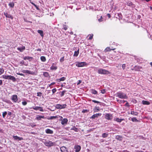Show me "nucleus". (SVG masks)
<instances>
[{"label":"nucleus","mask_w":152,"mask_h":152,"mask_svg":"<svg viewBox=\"0 0 152 152\" xmlns=\"http://www.w3.org/2000/svg\"><path fill=\"white\" fill-rule=\"evenodd\" d=\"M2 77L3 78L5 79L10 80L13 82H15L16 81V79L15 77L11 75H3L2 76Z\"/></svg>","instance_id":"f257e3e1"},{"label":"nucleus","mask_w":152,"mask_h":152,"mask_svg":"<svg viewBox=\"0 0 152 152\" xmlns=\"http://www.w3.org/2000/svg\"><path fill=\"white\" fill-rule=\"evenodd\" d=\"M98 72L99 74L104 75H108L110 73L107 70L102 69H100L98 70Z\"/></svg>","instance_id":"f03ea898"},{"label":"nucleus","mask_w":152,"mask_h":152,"mask_svg":"<svg viewBox=\"0 0 152 152\" xmlns=\"http://www.w3.org/2000/svg\"><path fill=\"white\" fill-rule=\"evenodd\" d=\"M117 96L122 99H127L128 97L126 94L122 92H118L117 94Z\"/></svg>","instance_id":"7ed1b4c3"},{"label":"nucleus","mask_w":152,"mask_h":152,"mask_svg":"<svg viewBox=\"0 0 152 152\" xmlns=\"http://www.w3.org/2000/svg\"><path fill=\"white\" fill-rule=\"evenodd\" d=\"M66 104H63L61 105L59 104H56L55 106V107L57 109H64L66 108Z\"/></svg>","instance_id":"20e7f679"},{"label":"nucleus","mask_w":152,"mask_h":152,"mask_svg":"<svg viewBox=\"0 0 152 152\" xmlns=\"http://www.w3.org/2000/svg\"><path fill=\"white\" fill-rule=\"evenodd\" d=\"M86 64V63L85 62H76V66L78 67H82L85 66Z\"/></svg>","instance_id":"39448f33"},{"label":"nucleus","mask_w":152,"mask_h":152,"mask_svg":"<svg viewBox=\"0 0 152 152\" xmlns=\"http://www.w3.org/2000/svg\"><path fill=\"white\" fill-rule=\"evenodd\" d=\"M105 119L108 120L112 119L113 118V116L110 113H106L104 116Z\"/></svg>","instance_id":"423d86ee"},{"label":"nucleus","mask_w":152,"mask_h":152,"mask_svg":"<svg viewBox=\"0 0 152 152\" xmlns=\"http://www.w3.org/2000/svg\"><path fill=\"white\" fill-rule=\"evenodd\" d=\"M31 108L36 110H39V111L41 112H43L44 111L42 107H32Z\"/></svg>","instance_id":"0eeeda50"},{"label":"nucleus","mask_w":152,"mask_h":152,"mask_svg":"<svg viewBox=\"0 0 152 152\" xmlns=\"http://www.w3.org/2000/svg\"><path fill=\"white\" fill-rule=\"evenodd\" d=\"M22 72L24 73H26L29 74H31L33 75H35V73L33 72H31L28 70H23Z\"/></svg>","instance_id":"6e6552de"},{"label":"nucleus","mask_w":152,"mask_h":152,"mask_svg":"<svg viewBox=\"0 0 152 152\" xmlns=\"http://www.w3.org/2000/svg\"><path fill=\"white\" fill-rule=\"evenodd\" d=\"M12 100L14 102H16L18 100V96L16 95H13L12 96Z\"/></svg>","instance_id":"1a4fd4ad"},{"label":"nucleus","mask_w":152,"mask_h":152,"mask_svg":"<svg viewBox=\"0 0 152 152\" xmlns=\"http://www.w3.org/2000/svg\"><path fill=\"white\" fill-rule=\"evenodd\" d=\"M102 114L100 113H96L93 115L92 116L90 117L91 119H95L96 118H97L99 116H101Z\"/></svg>","instance_id":"9d476101"},{"label":"nucleus","mask_w":152,"mask_h":152,"mask_svg":"<svg viewBox=\"0 0 152 152\" xmlns=\"http://www.w3.org/2000/svg\"><path fill=\"white\" fill-rule=\"evenodd\" d=\"M45 144L47 146H51L54 145V143L51 141H49L45 142Z\"/></svg>","instance_id":"9b49d317"},{"label":"nucleus","mask_w":152,"mask_h":152,"mask_svg":"<svg viewBox=\"0 0 152 152\" xmlns=\"http://www.w3.org/2000/svg\"><path fill=\"white\" fill-rule=\"evenodd\" d=\"M4 15L6 16V17L7 18H10L12 20L13 18V17L10 14H9L7 12L4 13Z\"/></svg>","instance_id":"f8f14e48"},{"label":"nucleus","mask_w":152,"mask_h":152,"mask_svg":"<svg viewBox=\"0 0 152 152\" xmlns=\"http://www.w3.org/2000/svg\"><path fill=\"white\" fill-rule=\"evenodd\" d=\"M75 152H79L80 150L81 147L79 145H75L74 147Z\"/></svg>","instance_id":"ddd939ff"},{"label":"nucleus","mask_w":152,"mask_h":152,"mask_svg":"<svg viewBox=\"0 0 152 152\" xmlns=\"http://www.w3.org/2000/svg\"><path fill=\"white\" fill-rule=\"evenodd\" d=\"M60 150L61 152H68L67 148L64 146L61 147Z\"/></svg>","instance_id":"4468645a"},{"label":"nucleus","mask_w":152,"mask_h":152,"mask_svg":"<svg viewBox=\"0 0 152 152\" xmlns=\"http://www.w3.org/2000/svg\"><path fill=\"white\" fill-rule=\"evenodd\" d=\"M13 137L15 140H21L23 139V138L18 137L17 136L13 135Z\"/></svg>","instance_id":"2eb2a0df"},{"label":"nucleus","mask_w":152,"mask_h":152,"mask_svg":"<svg viewBox=\"0 0 152 152\" xmlns=\"http://www.w3.org/2000/svg\"><path fill=\"white\" fill-rule=\"evenodd\" d=\"M115 49V48H110L109 47L106 48L104 50V51L105 53H107L108 52L110 51L111 50H114Z\"/></svg>","instance_id":"dca6fc26"},{"label":"nucleus","mask_w":152,"mask_h":152,"mask_svg":"<svg viewBox=\"0 0 152 152\" xmlns=\"http://www.w3.org/2000/svg\"><path fill=\"white\" fill-rule=\"evenodd\" d=\"M61 124H67V122H68V119L67 118H64L62 119L63 118L61 116Z\"/></svg>","instance_id":"f3484780"},{"label":"nucleus","mask_w":152,"mask_h":152,"mask_svg":"<svg viewBox=\"0 0 152 152\" xmlns=\"http://www.w3.org/2000/svg\"><path fill=\"white\" fill-rule=\"evenodd\" d=\"M134 68L136 71H140V69H142V67L139 66H135L134 67Z\"/></svg>","instance_id":"a211bd4d"},{"label":"nucleus","mask_w":152,"mask_h":152,"mask_svg":"<svg viewBox=\"0 0 152 152\" xmlns=\"http://www.w3.org/2000/svg\"><path fill=\"white\" fill-rule=\"evenodd\" d=\"M45 118V117L43 115H37L36 117V119L39 120L41 119L42 118Z\"/></svg>","instance_id":"6ab92c4d"},{"label":"nucleus","mask_w":152,"mask_h":152,"mask_svg":"<svg viewBox=\"0 0 152 152\" xmlns=\"http://www.w3.org/2000/svg\"><path fill=\"white\" fill-rule=\"evenodd\" d=\"M54 64L50 67V69L52 70H56L57 69V67L56 66L54 65Z\"/></svg>","instance_id":"aec40b11"},{"label":"nucleus","mask_w":152,"mask_h":152,"mask_svg":"<svg viewBox=\"0 0 152 152\" xmlns=\"http://www.w3.org/2000/svg\"><path fill=\"white\" fill-rule=\"evenodd\" d=\"M114 120L120 123L122 121L124 120V119H120L118 118H116L114 119Z\"/></svg>","instance_id":"412c9836"},{"label":"nucleus","mask_w":152,"mask_h":152,"mask_svg":"<svg viewBox=\"0 0 152 152\" xmlns=\"http://www.w3.org/2000/svg\"><path fill=\"white\" fill-rule=\"evenodd\" d=\"M66 79V78L64 77H62L61 78L59 79H58L56 80L57 82H60L61 81H64Z\"/></svg>","instance_id":"4be33fe9"},{"label":"nucleus","mask_w":152,"mask_h":152,"mask_svg":"<svg viewBox=\"0 0 152 152\" xmlns=\"http://www.w3.org/2000/svg\"><path fill=\"white\" fill-rule=\"evenodd\" d=\"M142 103L144 105H149L150 104L148 101L145 100L142 101Z\"/></svg>","instance_id":"5701e85b"},{"label":"nucleus","mask_w":152,"mask_h":152,"mask_svg":"<svg viewBox=\"0 0 152 152\" xmlns=\"http://www.w3.org/2000/svg\"><path fill=\"white\" fill-rule=\"evenodd\" d=\"M47 134H52L53 133V131L49 129H47L45 130Z\"/></svg>","instance_id":"b1692460"},{"label":"nucleus","mask_w":152,"mask_h":152,"mask_svg":"<svg viewBox=\"0 0 152 152\" xmlns=\"http://www.w3.org/2000/svg\"><path fill=\"white\" fill-rule=\"evenodd\" d=\"M32 58H33L32 57L29 56H25L23 58L24 60H28L30 61Z\"/></svg>","instance_id":"393cba45"},{"label":"nucleus","mask_w":152,"mask_h":152,"mask_svg":"<svg viewBox=\"0 0 152 152\" xmlns=\"http://www.w3.org/2000/svg\"><path fill=\"white\" fill-rule=\"evenodd\" d=\"M37 32L38 33L40 34V35L41 37H43V32L41 30H38L37 31Z\"/></svg>","instance_id":"a878e982"},{"label":"nucleus","mask_w":152,"mask_h":152,"mask_svg":"<svg viewBox=\"0 0 152 152\" xmlns=\"http://www.w3.org/2000/svg\"><path fill=\"white\" fill-rule=\"evenodd\" d=\"M115 138L119 141H121L122 140V137L120 135H117L116 136Z\"/></svg>","instance_id":"bb28decb"},{"label":"nucleus","mask_w":152,"mask_h":152,"mask_svg":"<svg viewBox=\"0 0 152 152\" xmlns=\"http://www.w3.org/2000/svg\"><path fill=\"white\" fill-rule=\"evenodd\" d=\"M91 93L93 94H98V92L97 91L94 89H92L91 90Z\"/></svg>","instance_id":"cd10ccee"},{"label":"nucleus","mask_w":152,"mask_h":152,"mask_svg":"<svg viewBox=\"0 0 152 152\" xmlns=\"http://www.w3.org/2000/svg\"><path fill=\"white\" fill-rule=\"evenodd\" d=\"M41 61L42 62H45L46 61V58L44 56H42L40 57Z\"/></svg>","instance_id":"c85d7f7f"},{"label":"nucleus","mask_w":152,"mask_h":152,"mask_svg":"<svg viewBox=\"0 0 152 152\" xmlns=\"http://www.w3.org/2000/svg\"><path fill=\"white\" fill-rule=\"evenodd\" d=\"M131 114L133 115H138V113L134 111H131Z\"/></svg>","instance_id":"c756f323"},{"label":"nucleus","mask_w":152,"mask_h":152,"mask_svg":"<svg viewBox=\"0 0 152 152\" xmlns=\"http://www.w3.org/2000/svg\"><path fill=\"white\" fill-rule=\"evenodd\" d=\"M117 102H118L120 103L121 104V103H124L125 102H126V101L125 100H119V99H117Z\"/></svg>","instance_id":"7c9ffc66"},{"label":"nucleus","mask_w":152,"mask_h":152,"mask_svg":"<svg viewBox=\"0 0 152 152\" xmlns=\"http://www.w3.org/2000/svg\"><path fill=\"white\" fill-rule=\"evenodd\" d=\"M58 118V116H51L49 118H48V119L49 120L50 119H56Z\"/></svg>","instance_id":"2f4dec72"},{"label":"nucleus","mask_w":152,"mask_h":152,"mask_svg":"<svg viewBox=\"0 0 152 152\" xmlns=\"http://www.w3.org/2000/svg\"><path fill=\"white\" fill-rule=\"evenodd\" d=\"M79 53V50H77V51H75L74 54V56H75L77 57L78 56Z\"/></svg>","instance_id":"473e14b6"},{"label":"nucleus","mask_w":152,"mask_h":152,"mask_svg":"<svg viewBox=\"0 0 152 152\" xmlns=\"http://www.w3.org/2000/svg\"><path fill=\"white\" fill-rule=\"evenodd\" d=\"M43 75L45 77H48L49 76V74L48 72H45L43 73Z\"/></svg>","instance_id":"72a5a7b5"},{"label":"nucleus","mask_w":152,"mask_h":152,"mask_svg":"<svg viewBox=\"0 0 152 152\" xmlns=\"http://www.w3.org/2000/svg\"><path fill=\"white\" fill-rule=\"evenodd\" d=\"M8 5L10 7L13 8L14 7V3L13 2H10L9 4Z\"/></svg>","instance_id":"f704fd0d"},{"label":"nucleus","mask_w":152,"mask_h":152,"mask_svg":"<svg viewBox=\"0 0 152 152\" xmlns=\"http://www.w3.org/2000/svg\"><path fill=\"white\" fill-rule=\"evenodd\" d=\"M30 3L32 4L36 8L37 10H39V8L37 6L36 4H35L33 2H31V1H30Z\"/></svg>","instance_id":"c9c22d12"},{"label":"nucleus","mask_w":152,"mask_h":152,"mask_svg":"<svg viewBox=\"0 0 152 152\" xmlns=\"http://www.w3.org/2000/svg\"><path fill=\"white\" fill-rule=\"evenodd\" d=\"M25 47L23 46L21 48H18V50H19V51H20L21 52V51H22V50H25Z\"/></svg>","instance_id":"e433bc0d"},{"label":"nucleus","mask_w":152,"mask_h":152,"mask_svg":"<svg viewBox=\"0 0 152 152\" xmlns=\"http://www.w3.org/2000/svg\"><path fill=\"white\" fill-rule=\"evenodd\" d=\"M4 70L2 68H0V75L4 72Z\"/></svg>","instance_id":"4c0bfd02"},{"label":"nucleus","mask_w":152,"mask_h":152,"mask_svg":"<svg viewBox=\"0 0 152 152\" xmlns=\"http://www.w3.org/2000/svg\"><path fill=\"white\" fill-rule=\"evenodd\" d=\"M127 4L129 6H132L133 4L131 2L129 1L127 3Z\"/></svg>","instance_id":"58836bf2"},{"label":"nucleus","mask_w":152,"mask_h":152,"mask_svg":"<svg viewBox=\"0 0 152 152\" xmlns=\"http://www.w3.org/2000/svg\"><path fill=\"white\" fill-rule=\"evenodd\" d=\"M108 135V134H107L106 133H104L102 134V137L104 138H105L107 137Z\"/></svg>","instance_id":"ea45409f"},{"label":"nucleus","mask_w":152,"mask_h":152,"mask_svg":"<svg viewBox=\"0 0 152 152\" xmlns=\"http://www.w3.org/2000/svg\"><path fill=\"white\" fill-rule=\"evenodd\" d=\"M65 92V91H63L62 92H61V93L60 94V96L61 97H62L64 96Z\"/></svg>","instance_id":"a19ab883"},{"label":"nucleus","mask_w":152,"mask_h":152,"mask_svg":"<svg viewBox=\"0 0 152 152\" xmlns=\"http://www.w3.org/2000/svg\"><path fill=\"white\" fill-rule=\"evenodd\" d=\"M7 114V113L6 111L3 112L2 113V116L3 118H4L5 117V116Z\"/></svg>","instance_id":"79ce46f5"},{"label":"nucleus","mask_w":152,"mask_h":152,"mask_svg":"<svg viewBox=\"0 0 152 152\" xmlns=\"http://www.w3.org/2000/svg\"><path fill=\"white\" fill-rule=\"evenodd\" d=\"M71 129L73 130H74L75 132H77L78 129L77 128L75 127H73Z\"/></svg>","instance_id":"37998d69"},{"label":"nucleus","mask_w":152,"mask_h":152,"mask_svg":"<svg viewBox=\"0 0 152 152\" xmlns=\"http://www.w3.org/2000/svg\"><path fill=\"white\" fill-rule=\"evenodd\" d=\"M89 111V110H87V109H83L82 111V113H87Z\"/></svg>","instance_id":"c03bdc74"},{"label":"nucleus","mask_w":152,"mask_h":152,"mask_svg":"<svg viewBox=\"0 0 152 152\" xmlns=\"http://www.w3.org/2000/svg\"><path fill=\"white\" fill-rule=\"evenodd\" d=\"M37 96H38L41 97L42 95V93L40 92H37Z\"/></svg>","instance_id":"a18cd8bd"},{"label":"nucleus","mask_w":152,"mask_h":152,"mask_svg":"<svg viewBox=\"0 0 152 152\" xmlns=\"http://www.w3.org/2000/svg\"><path fill=\"white\" fill-rule=\"evenodd\" d=\"M64 56L62 57L60 59V61L61 62H62L64 61Z\"/></svg>","instance_id":"49530a36"},{"label":"nucleus","mask_w":152,"mask_h":152,"mask_svg":"<svg viewBox=\"0 0 152 152\" xmlns=\"http://www.w3.org/2000/svg\"><path fill=\"white\" fill-rule=\"evenodd\" d=\"M93 34H90L89 36L88 39L91 40L93 38Z\"/></svg>","instance_id":"de8ad7c7"},{"label":"nucleus","mask_w":152,"mask_h":152,"mask_svg":"<svg viewBox=\"0 0 152 152\" xmlns=\"http://www.w3.org/2000/svg\"><path fill=\"white\" fill-rule=\"evenodd\" d=\"M99 109L98 108H97V107H96L94 109V112H98L99 110Z\"/></svg>","instance_id":"09e8293b"},{"label":"nucleus","mask_w":152,"mask_h":152,"mask_svg":"<svg viewBox=\"0 0 152 152\" xmlns=\"http://www.w3.org/2000/svg\"><path fill=\"white\" fill-rule=\"evenodd\" d=\"M63 29L65 30H66L67 29V26L66 25H64L63 26Z\"/></svg>","instance_id":"8fccbe9b"},{"label":"nucleus","mask_w":152,"mask_h":152,"mask_svg":"<svg viewBox=\"0 0 152 152\" xmlns=\"http://www.w3.org/2000/svg\"><path fill=\"white\" fill-rule=\"evenodd\" d=\"M22 104L23 105L25 106V105H26L27 104V102L26 101L22 102Z\"/></svg>","instance_id":"3c124183"},{"label":"nucleus","mask_w":152,"mask_h":152,"mask_svg":"<svg viewBox=\"0 0 152 152\" xmlns=\"http://www.w3.org/2000/svg\"><path fill=\"white\" fill-rule=\"evenodd\" d=\"M101 92L103 94H105L106 93L105 89H103L101 90Z\"/></svg>","instance_id":"603ef678"},{"label":"nucleus","mask_w":152,"mask_h":152,"mask_svg":"<svg viewBox=\"0 0 152 152\" xmlns=\"http://www.w3.org/2000/svg\"><path fill=\"white\" fill-rule=\"evenodd\" d=\"M103 18L102 17V16H101L100 18L98 19V20L99 22L102 21H103Z\"/></svg>","instance_id":"864d4df0"},{"label":"nucleus","mask_w":152,"mask_h":152,"mask_svg":"<svg viewBox=\"0 0 152 152\" xmlns=\"http://www.w3.org/2000/svg\"><path fill=\"white\" fill-rule=\"evenodd\" d=\"M132 120L133 122H135L137 121V120L135 118H132Z\"/></svg>","instance_id":"5fc2aeb1"},{"label":"nucleus","mask_w":152,"mask_h":152,"mask_svg":"<svg viewBox=\"0 0 152 152\" xmlns=\"http://www.w3.org/2000/svg\"><path fill=\"white\" fill-rule=\"evenodd\" d=\"M56 88H54L52 90V91L53 92V94H54L55 92H56Z\"/></svg>","instance_id":"6e6d98bb"},{"label":"nucleus","mask_w":152,"mask_h":152,"mask_svg":"<svg viewBox=\"0 0 152 152\" xmlns=\"http://www.w3.org/2000/svg\"><path fill=\"white\" fill-rule=\"evenodd\" d=\"M92 102L95 103H100V102L98 101H96V100H92Z\"/></svg>","instance_id":"4d7b16f0"},{"label":"nucleus","mask_w":152,"mask_h":152,"mask_svg":"<svg viewBox=\"0 0 152 152\" xmlns=\"http://www.w3.org/2000/svg\"><path fill=\"white\" fill-rule=\"evenodd\" d=\"M123 69H124L126 67V65L125 64H123L122 65V66Z\"/></svg>","instance_id":"13d9d810"},{"label":"nucleus","mask_w":152,"mask_h":152,"mask_svg":"<svg viewBox=\"0 0 152 152\" xmlns=\"http://www.w3.org/2000/svg\"><path fill=\"white\" fill-rule=\"evenodd\" d=\"M126 102V103L125 104V105L126 106L129 107L130 105L129 103L127 101Z\"/></svg>","instance_id":"bf43d9fd"},{"label":"nucleus","mask_w":152,"mask_h":152,"mask_svg":"<svg viewBox=\"0 0 152 152\" xmlns=\"http://www.w3.org/2000/svg\"><path fill=\"white\" fill-rule=\"evenodd\" d=\"M12 114V113L11 112H10V111L8 112V115L10 116Z\"/></svg>","instance_id":"052dcab7"},{"label":"nucleus","mask_w":152,"mask_h":152,"mask_svg":"<svg viewBox=\"0 0 152 152\" xmlns=\"http://www.w3.org/2000/svg\"><path fill=\"white\" fill-rule=\"evenodd\" d=\"M17 74L18 75H21V76H25L22 73H17Z\"/></svg>","instance_id":"680f3d73"},{"label":"nucleus","mask_w":152,"mask_h":152,"mask_svg":"<svg viewBox=\"0 0 152 152\" xmlns=\"http://www.w3.org/2000/svg\"><path fill=\"white\" fill-rule=\"evenodd\" d=\"M81 82H82V81L81 80H78V82L77 83V85H79Z\"/></svg>","instance_id":"e2e57ef3"},{"label":"nucleus","mask_w":152,"mask_h":152,"mask_svg":"<svg viewBox=\"0 0 152 152\" xmlns=\"http://www.w3.org/2000/svg\"><path fill=\"white\" fill-rule=\"evenodd\" d=\"M55 82H53V83H51V84L49 85V86H52V85H54L55 84Z\"/></svg>","instance_id":"0e129e2a"},{"label":"nucleus","mask_w":152,"mask_h":152,"mask_svg":"<svg viewBox=\"0 0 152 152\" xmlns=\"http://www.w3.org/2000/svg\"><path fill=\"white\" fill-rule=\"evenodd\" d=\"M2 84V82L1 80H0V86Z\"/></svg>","instance_id":"69168bd1"},{"label":"nucleus","mask_w":152,"mask_h":152,"mask_svg":"<svg viewBox=\"0 0 152 152\" xmlns=\"http://www.w3.org/2000/svg\"><path fill=\"white\" fill-rule=\"evenodd\" d=\"M37 51H41V50L40 48H38L36 50Z\"/></svg>","instance_id":"338daca9"},{"label":"nucleus","mask_w":152,"mask_h":152,"mask_svg":"<svg viewBox=\"0 0 152 152\" xmlns=\"http://www.w3.org/2000/svg\"><path fill=\"white\" fill-rule=\"evenodd\" d=\"M122 152H129V151H126V150H124Z\"/></svg>","instance_id":"774afa93"}]
</instances>
